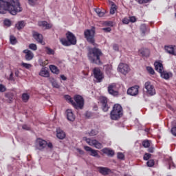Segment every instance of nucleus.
<instances>
[{"label": "nucleus", "instance_id": "obj_61", "mask_svg": "<svg viewBox=\"0 0 176 176\" xmlns=\"http://www.w3.org/2000/svg\"><path fill=\"white\" fill-rule=\"evenodd\" d=\"M82 74H84V75H85V76H87V75H89V73H85L84 72H82Z\"/></svg>", "mask_w": 176, "mask_h": 176}, {"label": "nucleus", "instance_id": "obj_25", "mask_svg": "<svg viewBox=\"0 0 176 176\" xmlns=\"http://www.w3.org/2000/svg\"><path fill=\"white\" fill-rule=\"evenodd\" d=\"M140 31L142 36H145L146 34H149V28H148L146 25L142 24L140 25Z\"/></svg>", "mask_w": 176, "mask_h": 176}, {"label": "nucleus", "instance_id": "obj_24", "mask_svg": "<svg viewBox=\"0 0 176 176\" xmlns=\"http://www.w3.org/2000/svg\"><path fill=\"white\" fill-rule=\"evenodd\" d=\"M56 136L59 140H64L65 138V132L58 128L56 129Z\"/></svg>", "mask_w": 176, "mask_h": 176}, {"label": "nucleus", "instance_id": "obj_40", "mask_svg": "<svg viewBox=\"0 0 176 176\" xmlns=\"http://www.w3.org/2000/svg\"><path fill=\"white\" fill-rule=\"evenodd\" d=\"M29 49H30L31 50H34V52H35L38 50V47L36 45V44L32 43L29 45Z\"/></svg>", "mask_w": 176, "mask_h": 176}, {"label": "nucleus", "instance_id": "obj_19", "mask_svg": "<svg viewBox=\"0 0 176 176\" xmlns=\"http://www.w3.org/2000/svg\"><path fill=\"white\" fill-rule=\"evenodd\" d=\"M165 50L169 54H172L173 56H176V47L175 45H166L165 46Z\"/></svg>", "mask_w": 176, "mask_h": 176}, {"label": "nucleus", "instance_id": "obj_5", "mask_svg": "<svg viewBox=\"0 0 176 176\" xmlns=\"http://www.w3.org/2000/svg\"><path fill=\"white\" fill-rule=\"evenodd\" d=\"M94 34H96V32L93 30H86L84 32L85 39H87L89 43L93 45V46H95L96 47V46H97V43H96V40L94 39Z\"/></svg>", "mask_w": 176, "mask_h": 176}, {"label": "nucleus", "instance_id": "obj_32", "mask_svg": "<svg viewBox=\"0 0 176 176\" xmlns=\"http://www.w3.org/2000/svg\"><path fill=\"white\" fill-rule=\"evenodd\" d=\"M116 5L113 3V2L111 3V7L110 9V14H115V12H116Z\"/></svg>", "mask_w": 176, "mask_h": 176}, {"label": "nucleus", "instance_id": "obj_54", "mask_svg": "<svg viewBox=\"0 0 176 176\" xmlns=\"http://www.w3.org/2000/svg\"><path fill=\"white\" fill-rule=\"evenodd\" d=\"M113 50L118 51V50H119V46L116 44H114L113 45Z\"/></svg>", "mask_w": 176, "mask_h": 176}, {"label": "nucleus", "instance_id": "obj_48", "mask_svg": "<svg viewBox=\"0 0 176 176\" xmlns=\"http://www.w3.org/2000/svg\"><path fill=\"white\" fill-rule=\"evenodd\" d=\"M38 0H28L29 5L34 6L36 4Z\"/></svg>", "mask_w": 176, "mask_h": 176}, {"label": "nucleus", "instance_id": "obj_15", "mask_svg": "<svg viewBox=\"0 0 176 176\" xmlns=\"http://www.w3.org/2000/svg\"><path fill=\"white\" fill-rule=\"evenodd\" d=\"M108 93H109V94H111V96H118L119 94V92L118 91H116V83H112L109 85Z\"/></svg>", "mask_w": 176, "mask_h": 176}, {"label": "nucleus", "instance_id": "obj_6", "mask_svg": "<svg viewBox=\"0 0 176 176\" xmlns=\"http://www.w3.org/2000/svg\"><path fill=\"white\" fill-rule=\"evenodd\" d=\"M74 100L75 102L72 101L73 107L76 108V109H82L83 108V105H85V100H83V97L80 95H76L74 97Z\"/></svg>", "mask_w": 176, "mask_h": 176}, {"label": "nucleus", "instance_id": "obj_33", "mask_svg": "<svg viewBox=\"0 0 176 176\" xmlns=\"http://www.w3.org/2000/svg\"><path fill=\"white\" fill-rule=\"evenodd\" d=\"M50 82L53 87H55L56 89H58L60 87V85H58V83H57V81H56L54 78L50 79Z\"/></svg>", "mask_w": 176, "mask_h": 176}, {"label": "nucleus", "instance_id": "obj_39", "mask_svg": "<svg viewBox=\"0 0 176 176\" xmlns=\"http://www.w3.org/2000/svg\"><path fill=\"white\" fill-rule=\"evenodd\" d=\"M146 71L150 74L151 75H155V70L152 67L148 66L146 67Z\"/></svg>", "mask_w": 176, "mask_h": 176}, {"label": "nucleus", "instance_id": "obj_1", "mask_svg": "<svg viewBox=\"0 0 176 176\" xmlns=\"http://www.w3.org/2000/svg\"><path fill=\"white\" fill-rule=\"evenodd\" d=\"M23 10L19 0H0V14H6L8 12L16 16Z\"/></svg>", "mask_w": 176, "mask_h": 176}, {"label": "nucleus", "instance_id": "obj_17", "mask_svg": "<svg viewBox=\"0 0 176 176\" xmlns=\"http://www.w3.org/2000/svg\"><path fill=\"white\" fill-rule=\"evenodd\" d=\"M38 75L42 76V78H50V72H49V69L46 67H43L40 70Z\"/></svg>", "mask_w": 176, "mask_h": 176}, {"label": "nucleus", "instance_id": "obj_63", "mask_svg": "<svg viewBox=\"0 0 176 176\" xmlns=\"http://www.w3.org/2000/svg\"><path fill=\"white\" fill-rule=\"evenodd\" d=\"M141 54H142V56H145V54H144V53H142V52H141Z\"/></svg>", "mask_w": 176, "mask_h": 176}, {"label": "nucleus", "instance_id": "obj_44", "mask_svg": "<svg viewBox=\"0 0 176 176\" xmlns=\"http://www.w3.org/2000/svg\"><path fill=\"white\" fill-rule=\"evenodd\" d=\"M152 156V155L146 153L143 157L144 160H149L151 159V157Z\"/></svg>", "mask_w": 176, "mask_h": 176}, {"label": "nucleus", "instance_id": "obj_16", "mask_svg": "<svg viewBox=\"0 0 176 176\" xmlns=\"http://www.w3.org/2000/svg\"><path fill=\"white\" fill-rule=\"evenodd\" d=\"M23 53L25 54L26 61H31L34 58V52L30 50H24Z\"/></svg>", "mask_w": 176, "mask_h": 176}, {"label": "nucleus", "instance_id": "obj_30", "mask_svg": "<svg viewBox=\"0 0 176 176\" xmlns=\"http://www.w3.org/2000/svg\"><path fill=\"white\" fill-rule=\"evenodd\" d=\"M25 25L24 24V21H21L18 22L16 24L15 27H16V28H17V30H22V28H24Z\"/></svg>", "mask_w": 176, "mask_h": 176}, {"label": "nucleus", "instance_id": "obj_45", "mask_svg": "<svg viewBox=\"0 0 176 176\" xmlns=\"http://www.w3.org/2000/svg\"><path fill=\"white\" fill-rule=\"evenodd\" d=\"M6 91V87L3 84H0V93H5Z\"/></svg>", "mask_w": 176, "mask_h": 176}, {"label": "nucleus", "instance_id": "obj_59", "mask_svg": "<svg viewBox=\"0 0 176 176\" xmlns=\"http://www.w3.org/2000/svg\"><path fill=\"white\" fill-rule=\"evenodd\" d=\"M60 78L62 80H67V77L64 75H60Z\"/></svg>", "mask_w": 176, "mask_h": 176}, {"label": "nucleus", "instance_id": "obj_3", "mask_svg": "<svg viewBox=\"0 0 176 176\" xmlns=\"http://www.w3.org/2000/svg\"><path fill=\"white\" fill-rule=\"evenodd\" d=\"M123 116V108L119 104L113 105V109L110 113V118L111 120H118Z\"/></svg>", "mask_w": 176, "mask_h": 176}, {"label": "nucleus", "instance_id": "obj_12", "mask_svg": "<svg viewBox=\"0 0 176 176\" xmlns=\"http://www.w3.org/2000/svg\"><path fill=\"white\" fill-rule=\"evenodd\" d=\"M139 90H140V86L135 85L128 89L127 94H129V96H132L133 97H135V96H138Z\"/></svg>", "mask_w": 176, "mask_h": 176}, {"label": "nucleus", "instance_id": "obj_37", "mask_svg": "<svg viewBox=\"0 0 176 176\" xmlns=\"http://www.w3.org/2000/svg\"><path fill=\"white\" fill-rule=\"evenodd\" d=\"M94 11L96 12V13H97L99 17H102L104 14V12H102L101 10H100V8H96L94 9Z\"/></svg>", "mask_w": 176, "mask_h": 176}, {"label": "nucleus", "instance_id": "obj_20", "mask_svg": "<svg viewBox=\"0 0 176 176\" xmlns=\"http://www.w3.org/2000/svg\"><path fill=\"white\" fill-rule=\"evenodd\" d=\"M38 26L44 30H50V28L53 27V25L52 23H48L47 21H43L38 22Z\"/></svg>", "mask_w": 176, "mask_h": 176}, {"label": "nucleus", "instance_id": "obj_31", "mask_svg": "<svg viewBox=\"0 0 176 176\" xmlns=\"http://www.w3.org/2000/svg\"><path fill=\"white\" fill-rule=\"evenodd\" d=\"M10 42L11 45H16L17 43V38L13 35L10 36Z\"/></svg>", "mask_w": 176, "mask_h": 176}, {"label": "nucleus", "instance_id": "obj_11", "mask_svg": "<svg viewBox=\"0 0 176 176\" xmlns=\"http://www.w3.org/2000/svg\"><path fill=\"white\" fill-rule=\"evenodd\" d=\"M119 72L123 74V75H127L130 72V67L125 63H120L118 67Z\"/></svg>", "mask_w": 176, "mask_h": 176}, {"label": "nucleus", "instance_id": "obj_47", "mask_svg": "<svg viewBox=\"0 0 176 176\" xmlns=\"http://www.w3.org/2000/svg\"><path fill=\"white\" fill-rule=\"evenodd\" d=\"M65 99L67 101H69V102H71L72 105V101H74V100H72V98H71V96H69V95H65Z\"/></svg>", "mask_w": 176, "mask_h": 176}, {"label": "nucleus", "instance_id": "obj_22", "mask_svg": "<svg viewBox=\"0 0 176 176\" xmlns=\"http://www.w3.org/2000/svg\"><path fill=\"white\" fill-rule=\"evenodd\" d=\"M33 37L38 43H43V36L41 34L34 32L33 33Z\"/></svg>", "mask_w": 176, "mask_h": 176}, {"label": "nucleus", "instance_id": "obj_62", "mask_svg": "<svg viewBox=\"0 0 176 176\" xmlns=\"http://www.w3.org/2000/svg\"><path fill=\"white\" fill-rule=\"evenodd\" d=\"M108 72H109V74H111V70H107V74H108Z\"/></svg>", "mask_w": 176, "mask_h": 176}, {"label": "nucleus", "instance_id": "obj_28", "mask_svg": "<svg viewBox=\"0 0 176 176\" xmlns=\"http://www.w3.org/2000/svg\"><path fill=\"white\" fill-rule=\"evenodd\" d=\"M49 68L52 74H55V75H58V74H60V69H58L57 66L54 65H50Z\"/></svg>", "mask_w": 176, "mask_h": 176}, {"label": "nucleus", "instance_id": "obj_46", "mask_svg": "<svg viewBox=\"0 0 176 176\" xmlns=\"http://www.w3.org/2000/svg\"><path fill=\"white\" fill-rule=\"evenodd\" d=\"M118 159L120 160H124V154L122 153H118Z\"/></svg>", "mask_w": 176, "mask_h": 176}, {"label": "nucleus", "instance_id": "obj_38", "mask_svg": "<svg viewBox=\"0 0 176 176\" xmlns=\"http://www.w3.org/2000/svg\"><path fill=\"white\" fill-rule=\"evenodd\" d=\"M45 50H46L47 54L54 55V50H52L50 47H45Z\"/></svg>", "mask_w": 176, "mask_h": 176}, {"label": "nucleus", "instance_id": "obj_52", "mask_svg": "<svg viewBox=\"0 0 176 176\" xmlns=\"http://www.w3.org/2000/svg\"><path fill=\"white\" fill-rule=\"evenodd\" d=\"M102 30L104 31V32H111L112 29H111V28H104L102 29Z\"/></svg>", "mask_w": 176, "mask_h": 176}, {"label": "nucleus", "instance_id": "obj_64", "mask_svg": "<svg viewBox=\"0 0 176 176\" xmlns=\"http://www.w3.org/2000/svg\"><path fill=\"white\" fill-rule=\"evenodd\" d=\"M16 76H17V72L15 73Z\"/></svg>", "mask_w": 176, "mask_h": 176}, {"label": "nucleus", "instance_id": "obj_49", "mask_svg": "<svg viewBox=\"0 0 176 176\" xmlns=\"http://www.w3.org/2000/svg\"><path fill=\"white\" fill-rule=\"evenodd\" d=\"M122 21L123 24H129V23H130V19L127 17H124Z\"/></svg>", "mask_w": 176, "mask_h": 176}, {"label": "nucleus", "instance_id": "obj_23", "mask_svg": "<svg viewBox=\"0 0 176 176\" xmlns=\"http://www.w3.org/2000/svg\"><path fill=\"white\" fill-rule=\"evenodd\" d=\"M155 71L161 74V72H163L164 71V68L163 67V64L160 62L156 61L154 63Z\"/></svg>", "mask_w": 176, "mask_h": 176}, {"label": "nucleus", "instance_id": "obj_34", "mask_svg": "<svg viewBox=\"0 0 176 176\" xmlns=\"http://www.w3.org/2000/svg\"><path fill=\"white\" fill-rule=\"evenodd\" d=\"M22 100L24 102H27L30 100V95L28 94H23Z\"/></svg>", "mask_w": 176, "mask_h": 176}, {"label": "nucleus", "instance_id": "obj_57", "mask_svg": "<svg viewBox=\"0 0 176 176\" xmlns=\"http://www.w3.org/2000/svg\"><path fill=\"white\" fill-rule=\"evenodd\" d=\"M155 151V148L153 147H150L148 150V151L150 153H153Z\"/></svg>", "mask_w": 176, "mask_h": 176}, {"label": "nucleus", "instance_id": "obj_42", "mask_svg": "<svg viewBox=\"0 0 176 176\" xmlns=\"http://www.w3.org/2000/svg\"><path fill=\"white\" fill-rule=\"evenodd\" d=\"M21 66L23 67L24 68H26V69H30L32 67V65L25 63H22Z\"/></svg>", "mask_w": 176, "mask_h": 176}, {"label": "nucleus", "instance_id": "obj_8", "mask_svg": "<svg viewBox=\"0 0 176 176\" xmlns=\"http://www.w3.org/2000/svg\"><path fill=\"white\" fill-rule=\"evenodd\" d=\"M84 141H86L87 144L90 146H94L96 149H102V144L98 142L97 140H91L86 137L83 138Z\"/></svg>", "mask_w": 176, "mask_h": 176}, {"label": "nucleus", "instance_id": "obj_14", "mask_svg": "<svg viewBox=\"0 0 176 176\" xmlns=\"http://www.w3.org/2000/svg\"><path fill=\"white\" fill-rule=\"evenodd\" d=\"M36 146L40 150L42 151V149H45L46 146H47V142L46 140H42L41 138H38L36 141Z\"/></svg>", "mask_w": 176, "mask_h": 176}, {"label": "nucleus", "instance_id": "obj_21", "mask_svg": "<svg viewBox=\"0 0 176 176\" xmlns=\"http://www.w3.org/2000/svg\"><path fill=\"white\" fill-rule=\"evenodd\" d=\"M66 116L67 120L69 122H74V120H75V115H74V112H72V109H67L66 111Z\"/></svg>", "mask_w": 176, "mask_h": 176}, {"label": "nucleus", "instance_id": "obj_35", "mask_svg": "<svg viewBox=\"0 0 176 176\" xmlns=\"http://www.w3.org/2000/svg\"><path fill=\"white\" fill-rule=\"evenodd\" d=\"M90 137H94V135H97L98 134V130L92 129L89 133H88Z\"/></svg>", "mask_w": 176, "mask_h": 176}, {"label": "nucleus", "instance_id": "obj_53", "mask_svg": "<svg viewBox=\"0 0 176 176\" xmlns=\"http://www.w3.org/2000/svg\"><path fill=\"white\" fill-rule=\"evenodd\" d=\"M22 129H23V130H30L31 128H30V126H28V125L24 124L22 126Z\"/></svg>", "mask_w": 176, "mask_h": 176}, {"label": "nucleus", "instance_id": "obj_10", "mask_svg": "<svg viewBox=\"0 0 176 176\" xmlns=\"http://www.w3.org/2000/svg\"><path fill=\"white\" fill-rule=\"evenodd\" d=\"M100 102L101 104L102 109L103 112H108L111 107L108 104V98L106 97H100Z\"/></svg>", "mask_w": 176, "mask_h": 176}, {"label": "nucleus", "instance_id": "obj_13", "mask_svg": "<svg viewBox=\"0 0 176 176\" xmlns=\"http://www.w3.org/2000/svg\"><path fill=\"white\" fill-rule=\"evenodd\" d=\"M14 97V94H13V92H7L5 94L4 98H3V102H6L7 104H12V102H13Z\"/></svg>", "mask_w": 176, "mask_h": 176}, {"label": "nucleus", "instance_id": "obj_27", "mask_svg": "<svg viewBox=\"0 0 176 176\" xmlns=\"http://www.w3.org/2000/svg\"><path fill=\"white\" fill-rule=\"evenodd\" d=\"M161 77L163 78L164 79H166V80H168V79H170V78H171V76H173V74L170 73V72H167L164 70H163L161 73Z\"/></svg>", "mask_w": 176, "mask_h": 176}, {"label": "nucleus", "instance_id": "obj_58", "mask_svg": "<svg viewBox=\"0 0 176 176\" xmlns=\"http://www.w3.org/2000/svg\"><path fill=\"white\" fill-rule=\"evenodd\" d=\"M9 80H14V78H13V72H11L10 74Z\"/></svg>", "mask_w": 176, "mask_h": 176}, {"label": "nucleus", "instance_id": "obj_43", "mask_svg": "<svg viewBox=\"0 0 176 176\" xmlns=\"http://www.w3.org/2000/svg\"><path fill=\"white\" fill-rule=\"evenodd\" d=\"M3 23L4 25H6V27H10V25H12V22L9 19H5Z\"/></svg>", "mask_w": 176, "mask_h": 176}, {"label": "nucleus", "instance_id": "obj_29", "mask_svg": "<svg viewBox=\"0 0 176 176\" xmlns=\"http://www.w3.org/2000/svg\"><path fill=\"white\" fill-rule=\"evenodd\" d=\"M102 151L103 152V153L108 155V156H113V155H115V152L113 151L108 148H103Z\"/></svg>", "mask_w": 176, "mask_h": 176}, {"label": "nucleus", "instance_id": "obj_9", "mask_svg": "<svg viewBox=\"0 0 176 176\" xmlns=\"http://www.w3.org/2000/svg\"><path fill=\"white\" fill-rule=\"evenodd\" d=\"M144 89H146V93L147 96H155L156 94V89L155 86L149 81H147L144 84Z\"/></svg>", "mask_w": 176, "mask_h": 176}, {"label": "nucleus", "instance_id": "obj_50", "mask_svg": "<svg viewBox=\"0 0 176 176\" xmlns=\"http://www.w3.org/2000/svg\"><path fill=\"white\" fill-rule=\"evenodd\" d=\"M137 21V18L135 16H130L129 17V23H135Z\"/></svg>", "mask_w": 176, "mask_h": 176}, {"label": "nucleus", "instance_id": "obj_41", "mask_svg": "<svg viewBox=\"0 0 176 176\" xmlns=\"http://www.w3.org/2000/svg\"><path fill=\"white\" fill-rule=\"evenodd\" d=\"M148 167H153L155 166V161L153 160H150L146 162Z\"/></svg>", "mask_w": 176, "mask_h": 176}, {"label": "nucleus", "instance_id": "obj_4", "mask_svg": "<svg viewBox=\"0 0 176 176\" xmlns=\"http://www.w3.org/2000/svg\"><path fill=\"white\" fill-rule=\"evenodd\" d=\"M66 38H60V42L63 46H71L76 43V37L72 32H67L66 33Z\"/></svg>", "mask_w": 176, "mask_h": 176}, {"label": "nucleus", "instance_id": "obj_60", "mask_svg": "<svg viewBox=\"0 0 176 176\" xmlns=\"http://www.w3.org/2000/svg\"><path fill=\"white\" fill-rule=\"evenodd\" d=\"M47 145L48 146V148H53V144L52 143H47Z\"/></svg>", "mask_w": 176, "mask_h": 176}, {"label": "nucleus", "instance_id": "obj_36", "mask_svg": "<svg viewBox=\"0 0 176 176\" xmlns=\"http://www.w3.org/2000/svg\"><path fill=\"white\" fill-rule=\"evenodd\" d=\"M142 145L144 148H149L151 146V140H144L142 142Z\"/></svg>", "mask_w": 176, "mask_h": 176}, {"label": "nucleus", "instance_id": "obj_18", "mask_svg": "<svg viewBox=\"0 0 176 176\" xmlns=\"http://www.w3.org/2000/svg\"><path fill=\"white\" fill-rule=\"evenodd\" d=\"M84 148L85 149V151L87 152H91L90 155L91 156H94V157H100V155H98V151L97 150H94L93 148H91V147L89 146H85L84 147Z\"/></svg>", "mask_w": 176, "mask_h": 176}, {"label": "nucleus", "instance_id": "obj_7", "mask_svg": "<svg viewBox=\"0 0 176 176\" xmlns=\"http://www.w3.org/2000/svg\"><path fill=\"white\" fill-rule=\"evenodd\" d=\"M94 77L96 83H101L104 80V73L99 67H95L93 69Z\"/></svg>", "mask_w": 176, "mask_h": 176}, {"label": "nucleus", "instance_id": "obj_56", "mask_svg": "<svg viewBox=\"0 0 176 176\" xmlns=\"http://www.w3.org/2000/svg\"><path fill=\"white\" fill-rule=\"evenodd\" d=\"M138 3H140V5L142 3H145V0H135Z\"/></svg>", "mask_w": 176, "mask_h": 176}, {"label": "nucleus", "instance_id": "obj_2", "mask_svg": "<svg viewBox=\"0 0 176 176\" xmlns=\"http://www.w3.org/2000/svg\"><path fill=\"white\" fill-rule=\"evenodd\" d=\"M87 57L88 60H89L92 64H96V65H101L102 64L101 61L102 52L96 47L88 49Z\"/></svg>", "mask_w": 176, "mask_h": 176}, {"label": "nucleus", "instance_id": "obj_55", "mask_svg": "<svg viewBox=\"0 0 176 176\" xmlns=\"http://www.w3.org/2000/svg\"><path fill=\"white\" fill-rule=\"evenodd\" d=\"M107 25H109V27H113V23L112 21H108L107 22Z\"/></svg>", "mask_w": 176, "mask_h": 176}, {"label": "nucleus", "instance_id": "obj_51", "mask_svg": "<svg viewBox=\"0 0 176 176\" xmlns=\"http://www.w3.org/2000/svg\"><path fill=\"white\" fill-rule=\"evenodd\" d=\"M171 133H172L173 135H175V137H176V126H173L171 129Z\"/></svg>", "mask_w": 176, "mask_h": 176}, {"label": "nucleus", "instance_id": "obj_26", "mask_svg": "<svg viewBox=\"0 0 176 176\" xmlns=\"http://www.w3.org/2000/svg\"><path fill=\"white\" fill-rule=\"evenodd\" d=\"M98 171L102 175H108V174H109V173H111V170L109 168H105V167H99Z\"/></svg>", "mask_w": 176, "mask_h": 176}]
</instances>
